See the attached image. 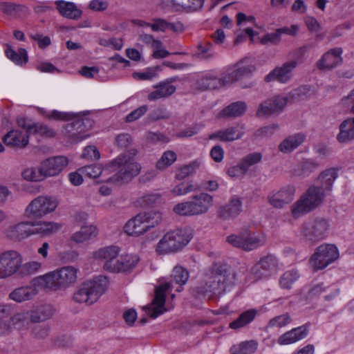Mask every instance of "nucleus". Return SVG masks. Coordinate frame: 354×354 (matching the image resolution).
I'll list each match as a JSON object with an SVG mask.
<instances>
[{
	"instance_id": "nucleus-1",
	"label": "nucleus",
	"mask_w": 354,
	"mask_h": 354,
	"mask_svg": "<svg viewBox=\"0 0 354 354\" xmlns=\"http://www.w3.org/2000/svg\"><path fill=\"white\" fill-rule=\"evenodd\" d=\"M131 151L130 154H120L112 160L107 165V169H109L110 171L114 172V174L107 179H102V181L122 184L130 181L136 176L140 171V166L133 158L137 151L132 149Z\"/></svg>"
},
{
	"instance_id": "nucleus-2",
	"label": "nucleus",
	"mask_w": 354,
	"mask_h": 354,
	"mask_svg": "<svg viewBox=\"0 0 354 354\" xmlns=\"http://www.w3.org/2000/svg\"><path fill=\"white\" fill-rule=\"evenodd\" d=\"M171 281L165 282L156 288L155 297L151 305L147 307L148 315L155 319L167 311L165 308L166 292L173 288L172 281L180 286L185 284L189 279L188 271L182 266H176L171 274Z\"/></svg>"
},
{
	"instance_id": "nucleus-3",
	"label": "nucleus",
	"mask_w": 354,
	"mask_h": 354,
	"mask_svg": "<svg viewBox=\"0 0 354 354\" xmlns=\"http://www.w3.org/2000/svg\"><path fill=\"white\" fill-rule=\"evenodd\" d=\"M77 269L73 266H64L60 269L39 276L33 279L34 285L57 290L66 288L77 281Z\"/></svg>"
},
{
	"instance_id": "nucleus-4",
	"label": "nucleus",
	"mask_w": 354,
	"mask_h": 354,
	"mask_svg": "<svg viewBox=\"0 0 354 354\" xmlns=\"http://www.w3.org/2000/svg\"><path fill=\"white\" fill-rule=\"evenodd\" d=\"M108 285V279L104 276H98L92 280L86 281L74 292L73 299L76 303L92 305L105 293Z\"/></svg>"
},
{
	"instance_id": "nucleus-5",
	"label": "nucleus",
	"mask_w": 354,
	"mask_h": 354,
	"mask_svg": "<svg viewBox=\"0 0 354 354\" xmlns=\"http://www.w3.org/2000/svg\"><path fill=\"white\" fill-rule=\"evenodd\" d=\"M236 275L232 273L226 265L215 264L205 281L206 290L214 295H221L227 287L235 283Z\"/></svg>"
},
{
	"instance_id": "nucleus-6",
	"label": "nucleus",
	"mask_w": 354,
	"mask_h": 354,
	"mask_svg": "<svg viewBox=\"0 0 354 354\" xmlns=\"http://www.w3.org/2000/svg\"><path fill=\"white\" fill-rule=\"evenodd\" d=\"M328 194L323 187L311 185L306 192L295 203L291 208L292 214L295 218L308 213L320 205L325 196Z\"/></svg>"
},
{
	"instance_id": "nucleus-7",
	"label": "nucleus",
	"mask_w": 354,
	"mask_h": 354,
	"mask_svg": "<svg viewBox=\"0 0 354 354\" xmlns=\"http://www.w3.org/2000/svg\"><path fill=\"white\" fill-rule=\"evenodd\" d=\"M213 204V198L207 193L193 196L189 201L176 205L173 211L180 216H193L207 213Z\"/></svg>"
},
{
	"instance_id": "nucleus-8",
	"label": "nucleus",
	"mask_w": 354,
	"mask_h": 354,
	"mask_svg": "<svg viewBox=\"0 0 354 354\" xmlns=\"http://www.w3.org/2000/svg\"><path fill=\"white\" fill-rule=\"evenodd\" d=\"M227 241L235 248L250 252L265 245L267 237L263 232H253L245 228L238 234L228 236Z\"/></svg>"
},
{
	"instance_id": "nucleus-9",
	"label": "nucleus",
	"mask_w": 354,
	"mask_h": 354,
	"mask_svg": "<svg viewBox=\"0 0 354 354\" xmlns=\"http://www.w3.org/2000/svg\"><path fill=\"white\" fill-rule=\"evenodd\" d=\"M191 239L189 230L177 229L165 234L157 244L156 250L158 254L175 252L185 247Z\"/></svg>"
},
{
	"instance_id": "nucleus-10",
	"label": "nucleus",
	"mask_w": 354,
	"mask_h": 354,
	"mask_svg": "<svg viewBox=\"0 0 354 354\" xmlns=\"http://www.w3.org/2000/svg\"><path fill=\"white\" fill-rule=\"evenodd\" d=\"M330 227L329 222L323 217H312L306 220L301 227L300 234L312 243L326 239Z\"/></svg>"
},
{
	"instance_id": "nucleus-11",
	"label": "nucleus",
	"mask_w": 354,
	"mask_h": 354,
	"mask_svg": "<svg viewBox=\"0 0 354 354\" xmlns=\"http://www.w3.org/2000/svg\"><path fill=\"white\" fill-rule=\"evenodd\" d=\"M339 257L337 248L333 244L324 243L316 248L310 259L314 270H322L334 262Z\"/></svg>"
},
{
	"instance_id": "nucleus-12",
	"label": "nucleus",
	"mask_w": 354,
	"mask_h": 354,
	"mask_svg": "<svg viewBox=\"0 0 354 354\" xmlns=\"http://www.w3.org/2000/svg\"><path fill=\"white\" fill-rule=\"evenodd\" d=\"M58 203L51 196H39L34 198L25 209L26 215L30 218H40L53 212Z\"/></svg>"
},
{
	"instance_id": "nucleus-13",
	"label": "nucleus",
	"mask_w": 354,
	"mask_h": 354,
	"mask_svg": "<svg viewBox=\"0 0 354 354\" xmlns=\"http://www.w3.org/2000/svg\"><path fill=\"white\" fill-rule=\"evenodd\" d=\"M22 263L21 254L15 250H8L0 254V279L12 276L17 272Z\"/></svg>"
},
{
	"instance_id": "nucleus-14",
	"label": "nucleus",
	"mask_w": 354,
	"mask_h": 354,
	"mask_svg": "<svg viewBox=\"0 0 354 354\" xmlns=\"http://www.w3.org/2000/svg\"><path fill=\"white\" fill-rule=\"evenodd\" d=\"M278 259L272 254L261 257L251 268L250 273L256 280L267 278L275 273L278 268Z\"/></svg>"
},
{
	"instance_id": "nucleus-15",
	"label": "nucleus",
	"mask_w": 354,
	"mask_h": 354,
	"mask_svg": "<svg viewBox=\"0 0 354 354\" xmlns=\"http://www.w3.org/2000/svg\"><path fill=\"white\" fill-rule=\"evenodd\" d=\"M120 251V248L116 245L103 247L93 253V258L103 263L102 268L104 270L112 272Z\"/></svg>"
},
{
	"instance_id": "nucleus-16",
	"label": "nucleus",
	"mask_w": 354,
	"mask_h": 354,
	"mask_svg": "<svg viewBox=\"0 0 354 354\" xmlns=\"http://www.w3.org/2000/svg\"><path fill=\"white\" fill-rule=\"evenodd\" d=\"M297 66V61L290 60L285 62L280 67H276L269 74H268L264 80L267 82L271 81H277L280 83H287L292 77V71Z\"/></svg>"
},
{
	"instance_id": "nucleus-17",
	"label": "nucleus",
	"mask_w": 354,
	"mask_h": 354,
	"mask_svg": "<svg viewBox=\"0 0 354 354\" xmlns=\"http://www.w3.org/2000/svg\"><path fill=\"white\" fill-rule=\"evenodd\" d=\"M241 210V200L239 197L234 196L227 203L218 207L216 215L221 221H230L239 216Z\"/></svg>"
},
{
	"instance_id": "nucleus-18",
	"label": "nucleus",
	"mask_w": 354,
	"mask_h": 354,
	"mask_svg": "<svg viewBox=\"0 0 354 354\" xmlns=\"http://www.w3.org/2000/svg\"><path fill=\"white\" fill-rule=\"evenodd\" d=\"M295 193V188L292 185H288L279 191L270 193L268 196V202L274 208L281 209L286 204L290 203Z\"/></svg>"
},
{
	"instance_id": "nucleus-19",
	"label": "nucleus",
	"mask_w": 354,
	"mask_h": 354,
	"mask_svg": "<svg viewBox=\"0 0 354 354\" xmlns=\"http://www.w3.org/2000/svg\"><path fill=\"white\" fill-rule=\"evenodd\" d=\"M68 158L66 156H59L48 158L41 164V170L44 171L46 177L55 176L59 174L68 165Z\"/></svg>"
},
{
	"instance_id": "nucleus-20",
	"label": "nucleus",
	"mask_w": 354,
	"mask_h": 354,
	"mask_svg": "<svg viewBox=\"0 0 354 354\" xmlns=\"http://www.w3.org/2000/svg\"><path fill=\"white\" fill-rule=\"evenodd\" d=\"M309 332V324H306L301 326L294 328L292 330L286 332L277 339V342L280 345H287L295 343L305 338Z\"/></svg>"
},
{
	"instance_id": "nucleus-21",
	"label": "nucleus",
	"mask_w": 354,
	"mask_h": 354,
	"mask_svg": "<svg viewBox=\"0 0 354 354\" xmlns=\"http://www.w3.org/2000/svg\"><path fill=\"white\" fill-rule=\"evenodd\" d=\"M35 225L33 223L21 222L9 226L5 231L6 237L13 241H20L31 235L29 225Z\"/></svg>"
},
{
	"instance_id": "nucleus-22",
	"label": "nucleus",
	"mask_w": 354,
	"mask_h": 354,
	"mask_svg": "<svg viewBox=\"0 0 354 354\" xmlns=\"http://www.w3.org/2000/svg\"><path fill=\"white\" fill-rule=\"evenodd\" d=\"M145 214L140 213L128 221L124 227V232L131 236H140L149 230Z\"/></svg>"
},
{
	"instance_id": "nucleus-23",
	"label": "nucleus",
	"mask_w": 354,
	"mask_h": 354,
	"mask_svg": "<svg viewBox=\"0 0 354 354\" xmlns=\"http://www.w3.org/2000/svg\"><path fill=\"white\" fill-rule=\"evenodd\" d=\"M342 53V49L341 48L330 50L317 62V68L319 70H330L335 68L342 61L341 57Z\"/></svg>"
},
{
	"instance_id": "nucleus-24",
	"label": "nucleus",
	"mask_w": 354,
	"mask_h": 354,
	"mask_svg": "<svg viewBox=\"0 0 354 354\" xmlns=\"http://www.w3.org/2000/svg\"><path fill=\"white\" fill-rule=\"evenodd\" d=\"M0 11L13 18H24L30 15V9L26 6L10 1H1Z\"/></svg>"
},
{
	"instance_id": "nucleus-25",
	"label": "nucleus",
	"mask_w": 354,
	"mask_h": 354,
	"mask_svg": "<svg viewBox=\"0 0 354 354\" xmlns=\"http://www.w3.org/2000/svg\"><path fill=\"white\" fill-rule=\"evenodd\" d=\"M27 133L19 130H11L3 137V142L10 147L24 148L28 144Z\"/></svg>"
},
{
	"instance_id": "nucleus-26",
	"label": "nucleus",
	"mask_w": 354,
	"mask_h": 354,
	"mask_svg": "<svg viewBox=\"0 0 354 354\" xmlns=\"http://www.w3.org/2000/svg\"><path fill=\"white\" fill-rule=\"evenodd\" d=\"M243 134V131H239L237 127H230L209 134V139H218L221 142H232L241 139Z\"/></svg>"
},
{
	"instance_id": "nucleus-27",
	"label": "nucleus",
	"mask_w": 354,
	"mask_h": 354,
	"mask_svg": "<svg viewBox=\"0 0 354 354\" xmlns=\"http://www.w3.org/2000/svg\"><path fill=\"white\" fill-rule=\"evenodd\" d=\"M60 15L70 19H78L80 18L82 12L73 2L65 1L62 0L55 2Z\"/></svg>"
},
{
	"instance_id": "nucleus-28",
	"label": "nucleus",
	"mask_w": 354,
	"mask_h": 354,
	"mask_svg": "<svg viewBox=\"0 0 354 354\" xmlns=\"http://www.w3.org/2000/svg\"><path fill=\"white\" fill-rule=\"evenodd\" d=\"M138 261L139 258L137 255L125 254L118 256L117 263L112 272L120 273L129 272L136 266Z\"/></svg>"
},
{
	"instance_id": "nucleus-29",
	"label": "nucleus",
	"mask_w": 354,
	"mask_h": 354,
	"mask_svg": "<svg viewBox=\"0 0 354 354\" xmlns=\"http://www.w3.org/2000/svg\"><path fill=\"white\" fill-rule=\"evenodd\" d=\"M155 90L151 92L147 99L149 101H156L161 98H167L176 92V86L167 84L165 81H162L153 86Z\"/></svg>"
},
{
	"instance_id": "nucleus-30",
	"label": "nucleus",
	"mask_w": 354,
	"mask_h": 354,
	"mask_svg": "<svg viewBox=\"0 0 354 354\" xmlns=\"http://www.w3.org/2000/svg\"><path fill=\"white\" fill-rule=\"evenodd\" d=\"M339 133L337 136L341 143H346L354 140V117L344 120L339 125Z\"/></svg>"
},
{
	"instance_id": "nucleus-31",
	"label": "nucleus",
	"mask_w": 354,
	"mask_h": 354,
	"mask_svg": "<svg viewBox=\"0 0 354 354\" xmlns=\"http://www.w3.org/2000/svg\"><path fill=\"white\" fill-rule=\"evenodd\" d=\"M227 85L225 76L221 78L212 75H205L198 80L196 88L201 91L207 89H216L221 86Z\"/></svg>"
},
{
	"instance_id": "nucleus-32",
	"label": "nucleus",
	"mask_w": 354,
	"mask_h": 354,
	"mask_svg": "<svg viewBox=\"0 0 354 354\" xmlns=\"http://www.w3.org/2000/svg\"><path fill=\"white\" fill-rule=\"evenodd\" d=\"M306 136L301 133L289 136L285 138L279 145V150L283 153H290L305 140Z\"/></svg>"
},
{
	"instance_id": "nucleus-33",
	"label": "nucleus",
	"mask_w": 354,
	"mask_h": 354,
	"mask_svg": "<svg viewBox=\"0 0 354 354\" xmlns=\"http://www.w3.org/2000/svg\"><path fill=\"white\" fill-rule=\"evenodd\" d=\"M255 69V66L252 64L243 65V63H239L236 68L225 75V82L227 84H232L241 77L251 74Z\"/></svg>"
},
{
	"instance_id": "nucleus-34",
	"label": "nucleus",
	"mask_w": 354,
	"mask_h": 354,
	"mask_svg": "<svg viewBox=\"0 0 354 354\" xmlns=\"http://www.w3.org/2000/svg\"><path fill=\"white\" fill-rule=\"evenodd\" d=\"M247 104L243 101L233 102L224 108L219 113L218 118H237L244 114Z\"/></svg>"
},
{
	"instance_id": "nucleus-35",
	"label": "nucleus",
	"mask_w": 354,
	"mask_h": 354,
	"mask_svg": "<svg viewBox=\"0 0 354 354\" xmlns=\"http://www.w3.org/2000/svg\"><path fill=\"white\" fill-rule=\"evenodd\" d=\"M337 177V171L335 168L326 169L319 174L317 180L319 182L323 189L328 194L331 192L333 184Z\"/></svg>"
},
{
	"instance_id": "nucleus-36",
	"label": "nucleus",
	"mask_w": 354,
	"mask_h": 354,
	"mask_svg": "<svg viewBox=\"0 0 354 354\" xmlns=\"http://www.w3.org/2000/svg\"><path fill=\"white\" fill-rule=\"evenodd\" d=\"M33 286L21 287L14 290L10 294V298L17 302L30 300L33 298L38 292L37 290Z\"/></svg>"
},
{
	"instance_id": "nucleus-37",
	"label": "nucleus",
	"mask_w": 354,
	"mask_h": 354,
	"mask_svg": "<svg viewBox=\"0 0 354 354\" xmlns=\"http://www.w3.org/2000/svg\"><path fill=\"white\" fill-rule=\"evenodd\" d=\"M30 313L32 322L38 323L50 319L54 313V309L50 304H44L30 310Z\"/></svg>"
},
{
	"instance_id": "nucleus-38",
	"label": "nucleus",
	"mask_w": 354,
	"mask_h": 354,
	"mask_svg": "<svg viewBox=\"0 0 354 354\" xmlns=\"http://www.w3.org/2000/svg\"><path fill=\"white\" fill-rule=\"evenodd\" d=\"M12 326L18 329H26L30 326L32 322L30 310H24L16 313L10 319Z\"/></svg>"
},
{
	"instance_id": "nucleus-39",
	"label": "nucleus",
	"mask_w": 354,
	"mask_h": 354,
	"mask_svg": "<svg viewBox=\"0 0 354 354\" xmlns=\"http://www.w3.org/2000/svg\"><path fill=\"white\" fill-rule=\"evenodd\" d=\"M97 234V230L94 225H84L82 226L80 231L74 233L71 239L76 243H82L95 237Z\"/></svg>"
},
{
	"instance_id": "nucleus-40",
	"label": "nucleus",
	"mask_w": 354,
	"mask_h": 354,
	"mask_svg": "<svg viewBox=\"0 0 354 354\" xmlns=\"http://www.w3.org/2000/svg\"><path fill=\"white\" fill-rule=\"evenodd\" d=\"M257 311L254 309H250L242 313L237 319L230 324V327L232 329L241 328L250 323L255 318Z\"/></svg>"
},
{
	"instance_id": "nucleus-41",
	"label": "nucleus",
	"mask_w": 354,
	"mask_h": 354,
	"mask_svg": "<svg viewBox=\"0 0 354 354\" xmlns=\"http://www.w3.org/2000/svg\"><path fill=\"white\" fill-rule=\"evenodd\" d=\"M60 224L53 222H41L35 225V227L31 230V235L39 234L43 236H48L61 228Z\"/></svg>"
},
{
	"instance_id": "nucleus-42",
	"label": "nucleus",
	"mask_w": 354,
	"mask_h": 354,
	"mask_svg": "<svg viewBox=\"0 0 354 354\" xmlns=\"http://www.w3.org/2000/svg\"><path fill=\"white\" fill-rule=\"evenodd\" d=\"M255 341H246L239 344L234 345L230 348L231 354H252L257 350Z\"/></svg>"
},
{
	"instance_id": "nucleus-43",
	"label": "nucleus",
	"mask_w": 354,
	"mask_h": 354,
	"mask_svg": "<svg viewBox=\"0 0 354 354\" xmlns=\"http://www.w3.org/2000/svg\"><path fill=\"white\" fill-rule=\"evenodd\" d=\"M64 133L68 141L72 143H77L89 136L88 134H80L72 122L65 125Z\"/></svg>"
},
{
	"instance_id": "nucleus-44",
	"label": "nucleus",
	"mask_w": 354,
	"mask_h": 354,
	"mask_svg": "<svg viewBox=\"0 0 354 354\" xmlns=\"http://www.w3.org/2000/svg\"><path fill=\"white\" fill-rule=\"evenodd\" d=\"M197 56L200 59H209L214 57L213 44L209 41H201L197 45Z\"/></svg>"
},
{
	"instance_id": "nucleus-45",
	"label": "nucleus",
	"mask_w": 354,
	"mask_h": 354,
	"mask_svg": "<svg viewBox=\"0 0 354 354\" xmlns=\"http://www.w3.org/2000/svg\"><path fill=\"white\" fill-rule=\"evenodd\" d=\"M199 167L200 162L198 160H194L188 165H183L176 170V178L180 180H183L193 175Z\"/></svg>"
},
{
	"instance_id": "nucleus-46",
	"label": "nucleus",
	"mask_w": 354,
	"mask_h": 354,
	"mask_svg": "<svg viewBox=\"0 0 354 354\" xmlns=\"http://www.w3.org/2000/svg\"><path fill=\"white\" fill-rule=\"evenodd\" d=\"M107 171H109L107 167L103 169L100 165H86L79 169V171L83 175L91 178H97L100 176H104Z\"/></svg>"
},
{
	"instance_id": "nucleus-47",
	"label": "nucleus",
	"mask_w": 354,
	"mask_h": 354,
	"mask_svg": "<svg viewBox=\"0 0 354 354\" xmlns=\"http://www.w3.org/2000/svg\"><path fill=\"white\" fill-rule=\"evenodd\" d=\"M199 189L200 187L196 184H193L192 182H182L175 185L171 192L175 196H183Z\"/></svg>"
},
{
	"instance_id": "nucleus-48",
	"label": "nucleus",
	"mask_w": 354,
	"mask_h": 354,
	"mask_svg": "<svg viewBox=\"0 0 354 354\" xmlns=\"http://www.w3.org/2000/svg\"><path fill=\"white\" fill-rule=\"evenodd\" d=\"M299 278V274L295 270H290L285 272L279 279V284L281 288L290 289L292 285Z\"/></svg>"
},
{
	"instance_id": "nucleus-49",
	"label": "nucleus",
	"mask_w": 354,
	"mask_h": 354,
	"mask_svg": "<svg viewBox=\"0 0 354 354\" xmlns=\"http://www.w3.org/2000/svg\"><path fill=\"white\" fill-rule=\"evenodd\" d=\"M6 55L8 58L17 64H21L23 62L28 61L27 52L24 48H19L17 53L10 47H8L6 50Z\"/></svg>"
},
{
	"instance_id": "nucleus-50",
	"label": "nucleus",
	"mask_w": 354,
	"mask_h": 354,
	"mask_svg": "<svg viewBox=\"0 0 354 354\" xmlns=\"http://www.w3.org/2000/svg\"><path fill=\"white\" fill-rule=\"evenodd\" d=\"M261 159L262 155L261 153L254 152L249 153L248 155L243 157L240 160V163L244 169L245 173H247L250 167L260 162Z\"/></svg>"
},
{
	"instance_id": "nucleus-51",
	"label": "nucleus",
	"mask_w": 354,
	"mask_h": 354,
	"mask_svg": "<svg viewBox=\"0 0 354 354\" xmlns=\"http://www.w3.org/2000/svg\"><path fill=\"white\" fill-rule=\"evenodd\" d=\"M23 176L25 179L31 181H41L46 178L44 171L41 170V164L37 168H30L23 172Z\"/></svg>"
},
{
	"instance_id": "nucleus-52",
	"label": "nucleus",
	"mask_w": 354,
	"mask_h": 354,
	"mask_svg": "<svg viewBox=\"0 0 354 354\" xmlns=\"http://www.w3.org/2000/svg\"><path fill=\"white\" fill-rule=\"evenodd\" d=\"M41 266V263L37 261H30L23 265L21 264L17 271L21 277L29 276L39 271Z\"/></svg>"
},
{
	"instance_id": "nucleus-53",
	"label": "nucleus",
	"mask_w": 354,
	"mask_h": 354,
	"mask_svg": "<svg viewBox=\"0 0 354 354\" xmlns=\"http://www.w3.org/2000/svg\"><path fill=\"white\" fill-rule=\"evenodd\" d=\"M72 122L80 134H88L86 132L91 129L94 124V121L86 117L78 118Z\"/></svg>"
},
{
	"instance_id": "nucleus-54",
	"label": "nucleus",
	"mask_w": 354,
	"mask_h": 354,
	"mask_svg": "<svg viewBox=\"0 0 354 354\" xmlns=\"http://www.w3.org/2000/svg\"><path fill=\"white\" fill-rule=\"evenodd\" d=\"M176 160V154L173 151H165L161 158L157 162L156 167L158 169H164L172 165Z\"/></svg>"
},
{
	"instance_id": "nucleus-55",
	"label": "nucleus",
	"mask_w": 354,
	"mask_h": 354,
	"mask_svg": "<svg viewBox=\"0 0 354 354\" xmlns=\"http://www.w3.org/2000/svg\"><path fill=\"white\" fill-rule=\"evenodd\" d=\"M310 89L308 86H301L290 93V97L293 101H299L308 98L310 96Z\"/></svg>"
},
{
	"instance_id": "nucleus-56",
	"label": "nucleus",
	"mask_w": 354,
	"mask_h": 354,
	"mask_svg": "<svg viewBox=\"0 0 354 354\" xmlns=\"http://www.w3.org/2000/svg\"><path fill=\"white\" fill-rule=\"evenodd\" d=\"M270 102L271 107L274 109L275 114L281 113L286 106L288 99L287 97L277 96L270 99H268Z\"/></svg>"
},
{
	"instance_id": "nucleus-57",
	"label": "nucleus",
	"mask_w": 354,
	"mask_h": 354,
	"mask_svg": "<svg viewBox=\"0 0 354 354\" xmlns=\"http://www.w3.org/2000/svg\"><path fill=\"white\" fill-rule=\"evenodd\" d=\"M292 319L289 314L285 313L279 316H276L269 321V326L271 327H283L290 324Z\"/></svg>"
},
{
	"instance_id": "nucleus-58",
	"label": "nucleus",
	"mask_w": 354,
	"mask_h": 354,
	"mask_svg": "<svg viewBox=\"0 0 354 354\" xmlns=\"http://www.w3.org/2000/svg\"><path fill=\"white\" fill-rule=\"evenodd\" d=\"M145 214L146 223L149 225V230L158 225L162 221L161 214L156 211H150L149 212H143Z\"/></svg>"
},
{
	"instance_id": "nucleus-59",
	"label": "nucleus",
	"mask_w": 354,
	"mask_h": 354,
	"mask_svg": "<svg viewBox=\"0 0 354 354\" xmlns=\"http://www.w3.org/2000/svg\"><path fill=\"white\" fill-rule=\"evenodd\" d=\"M273 110L271 107L270 102L268 99L259 104L256 115L259 118L268 117L275 114Z\"/></svg>"
},
{
	"instance_id": "nucleus-60",
	"label": "nucleus",
	"mask_w": 354,
	"mask_h": 354,
	"mask_svg": "<svg viewBox=\"0 0 354 354\" xmlns=\"http://www.w3.org/2000/svg\"><path fill=\"white\" fill-rule=\"evenodd\" d=\"M171 113L164 107H158L149 114V118L151 121H157L161 119H169Z\"/></svg>"
},
{
	"instance_id": "nucleus-61",
	"label": "nucleus",
	"mask_w": 354,
	"mask_h": 354,
	"mask_svg": "<svg viewBox=\"0 0 354 354\" xmlns=\"http://www.w3.org/2000/svg\"><path fill=\"white\" fill-rule=\"evenodd\" d=\"M319 164L315 162L310 161V160L304 161L301 165L300 175H301L304 177L308 176L311 173L316 171L317 169V168L319 167Z\"/></svg>"
},
{
	"instance_id": "nucleus-62",
	"label": "nucleus",
	"mask_w": 354,
	"mask_h": 354,
	"mask_svg": "<svg viewBox=\"0 0 354 354\" xmlns=\"http://www.w3.org/2000/svg\"><path fill=\"white\" fill-rule=\"evenodd\" d=\"M147 110L148 106L147 105H142L128 114L126 116L125 121L127 122H134L141 118L147 111Z\"/></svg>"
},
{
	"instance_id": "nucleus-63",
	"label": "nucleus",
	"mask_w": 354,
	"mask_h": 354,
	"mask_svg": "<svg viewBox=\"0 0 354 354\" xmlns=\"http://www.w3.org/2000/svg\"><path fill=\"white\" fill-rule=\"evenodd\" d=\"M138 40L147 45H151V46L155 48L162 47V42L160 40L155 39L151 35L140 33L138 36Z\"/></svg>"
},
{
	"instance_id": "nucleus-64",
	"label": "nucleus",
	"mask_w": 354,
	"mask_h": 354,
	"mask_svg": "<svg viewBox=\"0 0 354 354\" xmlns=\"http://www.w3.org/2000/svg\"><path fill=\"white\" fill-rule=\"evenodd\" d=\"M32 133H39L47 137H54L55 132L46 124H33Z\"/></svg>"
}]
</instances>
